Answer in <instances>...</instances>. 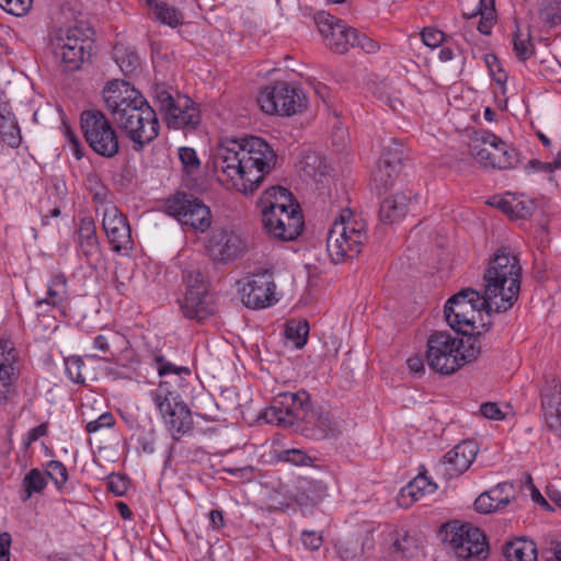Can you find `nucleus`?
<instances>
[{
  "instance_id": "21",
  "label": "nucleus",
  "mask_w": 561,
  "mask_h": 561,
  "mask_svg": "<svg viewBox=\"0 0 561 561\" xmlns=\"http://www.w3.org/2000/svg\"><path fill=\"white\" fill-rule=\"evenodd\" d=\"M541 409L547 428L561 438V385L556 380L542 388Z\"/></svg>"
},
{
  "instance_id": "6",
  "label": "nucleus",
  "mask_w": 561,
  "mask_h": 561,
  "mask_svg": "<svg viewBox=\"0 0 561 561\" xmlns=\"http://www.w3.org/2000/svg\"><path fill=\"white\" fill-rule=\"evenodd\" d=\"M151 98L169 128L194 130L201 124L199 108L188 96L173 95L171 88L156 84L151 88Z\"/></svg>"
},
{
  "instance_id": "2",
  "label": "nucleus",
  "mask_w": 561,
  "mask_h": 561,
  "mask_svg": "<svg viewBox=\"0 0 561 561\" xmlns=\"http://www.w3.org/2000/svg\"><path fill=\"white\" fill-rule=\"evenodd\" d=\"M277 156L261 137L226 139L213 153L215 172L227 178L231 187L243 194L253 193L272 171Z\"/></svg>"
},
{
  "instance_id": "14",
  "label": "nucleus",
  "mask_w": 561,
  "mask_h": 561,
  "mask_svg": "<svg viewBox=\"0 0 561 561\" xmlns=\"http://www.w3.org/2000/svg\"><path fill=\"white\" fill-rule=\"evenodd\" d=\"M275 290L273 272L265 268L243 279L240 289L241 301L250 309H264L277 301Z\"/></svg>"
},
{
  "instance_id": "22",
  "label": "nucleus",
  "mask_w": 561,
  "mask_h": 561,
  "mask_svg": "<svg viewBox=\"0 0 561 561\" xmlns=\"http://www.w3.org/2000/svg\"><path fill=\"white\" fill-rule=\"evenodd\" d=\"M305 423L311 426L305 430L310 431L311 433L309 435L314 439L335 438L343 432L342 422L335 420L322 408H311Z\"/></svg>"
},
{
  "instance_id": "7",
  "label": "nucleus",
  "mask_w": 561,
  "mask_h": 561,
  "mask_svg": "<svg viewBox=\"0 0 561 561\" xmlns=\"http://www.w3.org/2000/svg\"><path fill=\"white\" fill-rule=\"evenodd\" d=\"M90 28L69 27L65 35L58 36L53 43V55L64 72L75 71L90 58L92 41Z\"/></svg>"
},
{
  "instance_id": "42",
  "label": "nucleus",
  "mask_w": 561,
  "mask_h": 561,
  "mask_svg": "<svg viewBox=\"0 0 561 561\" xmlns=\"http://www.w3.org/2000/svg\"><path fill=\"white\" fill-rule=\"evenodd\" d=\"M179 158L183 164L186 173H193L199 169L201 161L196 151L190 147H182L179 149Z\"/></svg>"
},
{
  "instance_id": "56",
  "label": "nucleus",
  "mask_w": 561,
  "mask_h": 561,
  "mask_svg": "<svg viewBox=\"0 0 561 561\" xmlns=\"http://www.w3.org/2000/svg\"><path fill=\"white\" fill-rule=\"evenodd\" d=\"M301 540L304 546L311 550H318L322 545V537L316 531H304Z\"/></svg>"
},
{
  "instance_id": "34",
  "label": "nucleus",
  "mask_w": 561,
  "mask_h": 561,
  "mask_svg": "<svg viewBox=\"0 0 561 561\" xmlns=\"http://www.w3.org/2000/svg\"><path fill=\"white\" fill-rule=\"evenodd\" d=\"M47 485L45 473L37 468L31 469L23 478L21 494L22 501L30 500L34 494L41 493Z\"/></svg>"
},
{
  "instance_id": "19",
  "label": "nucleus",
  "mask_w": 561,
  "mask_h": 561,
  "mask_svg": "<svg viewBox=\"0 0 561 561\" xmlns=\"http://www.w3.org/2000/svg\"><path fill=\"white\" fill-rule=\"evenodd\" d=\"M316 22L333 51L344 54L348 50L355 28L347 27L341 20L324 12L317 15Z\"/></svg>"
},
{
  "instance_id": "38",
  "label": "nucleus",
  "mask_w": 561,
  "mask_h": 561,
  "mask_svg": "<svg viewBox=\"0 0 561 561\" xmlns=\"http://www.w3.org/2000/svg\"><path fill=\"white\" fill-rule=\"evenodd\" d=\"M309 334V324L307 321H290L288 322L285 335L294 343L297 348H301L307 343Z\"/></svg>"
},
{
  "instance_id": "47",
  "label": "nucleus",
  "mask_w": 561,
  "mask_h": 561,
  "mask_svg": "<svg viewBox=\"0 0 561 561\" xmlns=\"http://www.w3.org/2000/svg\"><path fill=\"white\" fill-rule=\"evenodd\" d=\"M484 61L490 71V75L497 83H502V82L506 81L507 76L502 70L500 60L495 55L486 54L484 56Z\"/></svg>"
},
{
  "instance_id": "64",
  "label": "nucleus",
  "mask_w": 561,
  "mask_h": 561,
  "mask_svg": "<svg viewBox=\"0 0 561 561\" xmlns=\"http://www.w3.org/2000/svg\"><path fill=\"white\" fill-rule=\"evenodd\" d=\"M209 519L214 528L219 529L225 525V519L221 511L213 510L209 513Z\"/></svg>"
},
{
  "instance_id": "37",
  "label": "nucleus",
  "mask_w": 561,
  "mask_h": 561,
  "mask_svg": "<svg viewBox=\"0 0 561 561\" xmlns=\"http://www.w3.org/2000/svg\"><path fill=\"white\" fill-rule=\"evenodd\" d=\"M65 371L72 382L78 385L85 383L87 370L83 357L72 355L65 358Z\"/></svg>"
},
{
  "instance_id": "11",
  "label": "nucleus",
  "mask_w": 561,
  "mask_h": 561,
  "mask_svg": "<svg viewBox=\"0 0 561 561\" xmlns=\"http://www.w3.org/2000/svg\"><path fill=\"white\" fill-rule=\"evenodd\" d=\"M445 541L459 559L481 561L486 558L489 552L484 534L469 524L448 525Z\"/></svg>"
},
{
  "instance_id": "28",
  "label": "nucleus",
  "mask_w": 561,
  "mask_h": 561,
  "mask_svg": "<svg viewBox=\"0 0 561 561\" xmlns=\"http://www.w3.org/2000/svg\"><path fill=\"white\" fill-rule=\"evenodd\" d=\"M412 197L403 192L386 197L379 208V219L386 225L401 220L409 211Z\"/></svg>"
},
{
  "instance_id": "53",
  "label": "nucleus",
  "mask_w": 561,
  "mask_h": 561,
  "mask_svg": "<svg viewBox=\"0 0 561 561\" xmlns=\"http://www.w3.org/2000/svg\"><path fill=\"white\" fill-rule=\"evenodd\" d=\"M114 423V416L111 413L105 412L101 414L96 420L88 422L85 428L89 433H95L102 428L112 427Z\"/></svg>"
},
{
  "instance_id": "45",
  "label": "nucleus",
  "mask_w": 561,
  "mask_h": 561,
  "mask_svg": "<svg viewBox=\"0 0 561 561\" xmlns=\"http://www.w3.org/2000/svg\"><path fill=\"white\" fill-rule=\"evenodd\" d=\"M536 205L531 199L513 198L512 216L516 218H527L535 211Z\"/></svg>"
},
{
  "instance_id": "4",
  "label": "nucleus",
  "mask_w": 561,
  "mask_h": 561,
  "mask_svg": "<svg viewBox=\"0 0 561 561\" xmlns=\"http://www.w3.org/2000/svg\"><path fill=\"white\" fill-rule=\"evenodd\" d=\"M480 352L477 336L458 339L446 331H435L427 339L425 357L431 369L450 375L474 360Z\"/></svg>"
},
{
  "instance_id": "23",
  "label": "nucleus",
  "mask_w": 561,
  "mask_h": 561,
  "mask_svg": "<svg viewBox=\"0 0 561 561\" xmlns=\"http://www.w3.org/2000/svg\"><path fill=\"white\" fill-rule=\"evenodd\" d=\"M402 152L398 149L391 152L390 149L383 151L377 168L373 173V182L377 190L386 191L391 187L401 171Z\"/></svg>"
},
{
  "instance_id": "24",
  "label": "nucleus",
  "mask_w": 561,
  "mask_h": 561,
  "mask_svg": "<svg viewBox=\"0 0 561 561\" xmlns=\"http://www.w3.org/2000/svg\"><path fill=\"white\" fill-rule=\"evenodd\" d=\"M14 348L8 340H0V404H7L14 394Z\"/></svg>"
},
{
  "instance_id": "26",
  "label": "nucleus",
  "mask_w": 561,
  "mask_h": 561,
  "mask_svg": "<svg viewBox=\"0 0 561 561\" xmlns=\"http://www.w3.org/2000/svg\"><path fill=\"white\" fill-rule=\"evenodd\" d=\"M437 484L425 472H420L411 482L403 486L398 496L400 506L409 507L427 494L437 490Z\"/></svg>"
},
{
  "instance_id": "9",
  "label": "nucleus",
  "mask_w": 561,
  "mask_h": 561,
  "mask_svg": "<svg viewBox=\"0 0 561 561\" xmlns=\"http://www.w3.org/2000/svg\"><path fill=\"white\" fill-rule=\"evenodd\" d=\"M81 128L91 149L105 158H113L119 151L116 130L100 111H84L81 114Z\"/></svg>"
},
{
  "instance_id": "33",
  "label": "nucleus",
  "mask_w": 561,
  "mask_h": 561,
  "mask_svg": "<svg viewBox=\"0 0 561 561\" xmlns=\"http://www.w3.org/2000/svg\"><path fill=\"white\" fill-rule=\"evenodd\" d=\"M67 279L65 275L58 274L53 277L50 285L47 290V297L36 301V306H41L43 304L58 307L60 306L67 298Z\"/></svg>"
},
{
  "instance_id": "12",
  "label": "nucleus",
  "mask_w": 561,
  "mask_h": 561,
  "mask_svg": "<svg viewBox=\"0 0 561 561\" xmlns=\"http://www.w3.org/2000/svg\"><path fill=\"white\" fill-rule=\"evenodd\" d=\"M310 410L308 392H282L273 399L264 416L268 423L275 422L282 426H291L298 421L306 422Z\"/></svg>"
},
{
  "instance_id": "25",
  "label": "nucleus",
  "mask_w": 561,
  "mask_h": 561,
  "mask_svg": "<svg viewBox=\"0 0 561 561\" xmlns=\"http://www.w3.org/2000/svg\"><path fill=\"white\" fill-rule=\"evenodd\" d=\"M512 491L513 484L500 483L491 491L480 494L474 501V508L483 514L502 510L510 503Z\"/></svg>"
},
{
  "instance_id": "17",
  "label": "nucleus",
  "mask_w": 561,
  "mask_h": 561,
  "mask_svg": "<svg viewBox=\"0 0 561 561\" xmlns=\"http://www.w3.org/2000/svg\"><path fill=\"white\" fill-rule=\"evenodd\" d=\"M102 228L114 252H127L133 249L130 226L115 204L104 205Z\"/></svg>"
},
{
  "instance_id": "48",
  "label": "nucleus",
  "mask_w": 561,
  "mask_h": 561,
  "mask_svg": "<svg viewBox=\"0 0 561 561\" xmlns=\"http://www.w3.org/2000/svg\"><path fill=\"white\" fill-rule=\"evenodd\" d=\"M421 38L427 47L436 48L445 41V35L437 28L424 27L421 32Z\"/></svg>"
},
{
  "instance_id": "3",
  "label": "nucleus",
  "mask_w": 561,
  "mask_h": 561,
  "mask_svg": "<svg viewBox=\"0 0 561 561\" xmlns=\"http://www.w3.org/2000/svg\"><path fill=\"white\" fill-rule=\"evenodd\" d=\"M103 99L117 127L133 142L134 150H142L158 137L160 124L156 110L129 82H108Z\"/></svg>"
},
{
  "instance_id": "5",
  "label": "nucleus",
  "mask_w": 561,
  "mask_h": 561,
  "mask_svg": "<svg viewBox=\"0 0 561 561\" xmlns=\"http://www.w3.org/2000/svg\"><path fill=\"white\" fill-rule=\"evenodd\" d=\"M367 240L366 225L345 210L329 230L327 250L332 262L337 264L356 257Z\"/></svg>"
},
{
  "instance_id": "46",
  "label": "nucleus",
  "mask_w": 561,
  "mask_h": 561,
  "mask_svg": "<svg viewBox=\"0 0 561 561\" xmlns=\"http://www.w3.org/2000/svg\"><path fill=\"white\" fill-rule=\"evenodd\" d=\"M352 47H359L367 54H374L379 49L376 41L369 38L366 34L358 33L357 30L353 33Z\"/></svg>"
},
{
  "instance_id": "50",
  "label": "nucleus",
  "mask_w": 561,
  "mask_h": 561,
  "mask_svg": "<svg viewBox=\"0 0 561 561\" xmlns=\"http://www.w3.org/2000/svg\"><path fill=\"white\" fill-rule=\"evenodd\" d=\"M157 370L160 376H165L169 374H190V369L183 366H176L168 360H165L162 356L156 357Z\"/></svg>"
},
{
  "instance_id": "62",
  "label": "nucleus",
  "mask_w": 561,
  "mask_h": 561,
  "mask_svg": "<svg viewBox=\"0 0 561 561\" xmlns=\"http://www.w3.org/2000/svg\"><path fill=\"white\" fill-rule=\"evenodd\" d=\"M285 206V208H288V209H291V207H297L299 208V205L298 204H293V201L290 199V202H282V199H278V197L276 199H274L272 203H266L264 205H262V210H270L272 209V207H275V211H279V206Z\"/></svg>"
},
{
  "instance_id": "54",
  "label": "nucleus",
  "mask_w": 561,
  "mask_h": 561,
  "mask_svg": "<svg viewBox=\"0 0 561 561\" xmlns=\"http://www.w3.org/2000/svg\"><path fill=\"white\" fill-rule=\"evenodd\" d=\"M495 0H480L478 10L472 11L471 13H463V16L466 19H471L478 14L495 15Z\"/></svg>"
},
{
  "instance_id": "43",
  "label": "nucleus",
  "mask_w": 561,
  "mask_h": 561,
  "mask_svg": "<svg viewBox=\"0 0 561 561\" xmlns=\"http://www.w3.org/2000/svg\"><path fill=\"white\" fill-rule=\"evenodd\" d=\"M33 0H0V7L8 13L22 16L28 12Z\"/></svg>"
},
{
  "instance_id": "41",
  "label": "nucleus",
  "mask_w": 561,
  "mask_h": 561,
  "mask_svg": "<svg viewBox=\"0 0 561 561\" xmlns=\"http://www.w3.org/2000/svg\"><path fill=\"white\" fill-rule=\"evenodd\" d=\"M45 477H49L57 489H61L68 480V471L65 465L58 460H50L47 463L46 471H43Z\"/></svg>"
},
{
  "instance_id": "63",
  "label": "nucleus",
  "mask_w": 561,
  "mask_h": 561,
  "mask_svg": "<svg viewBox=\"0 0 561 561\" xmlns=\"http://www.w3.org/2000/svg\"><path fill=\"white\" fill-rule=\"evenodd\" d=\"M409 369L414 373H423L424 371V362L421 356H412L407 360Z\"/></svg>"
},
{
  "instance_id": "10",
  "label": "nucleus",
  "mask_w": 561,
  "mask_h": 561,
  "mask_svg": "<svg viewBox=\"0 0 561 561\" xmlns=\"http://www.w3.org/2000/svg\"><path fill=\"white\" fill-rule=\"evenodd\" d=\"M152 399L174 439L191 431V410L184 402L179 401L178 394L170 391L164 383H160L152 392Z\"/></svg>"
},
{
  "instance_id": "8",
  "label": "nucleus",
  "mask_w": 561,
  "mask_h": 561,
  "mask_svg": "<svg viewBox=\"0 0 561 561\" xmlns=\"http://www.w3.org/2000/svg\"><path fill=\"white\" fill-rule=\"evenodd\" d=\"M471 156L484 168L512 169L518 163V152L496 135L482 131L470 142Z\"/></svg>"
},
{
  "instance_id": "36",
  "label": "nucleus",
  "mask_w": 561,
  "mask_h": 561,
  "mask_svg": "<svg viewBox=\"0 0 561 561\" xmlns=\"http://www.w3.org/2000/svg\"><path fill=\"white\" fill-rule=\"evenodd\" d=\"M114 59L125 76L134 75L139 68V58L133 50L122 45L114 47Z\"/></svg>"
},
{
  "instance_id": "1",
  "label": "nucleus",
  "mask_w": 561,
  "mask_h": 561,
  "mask_svg": "<svg viewBox=\"0 0 561 561\" xmlns=\"http://www.w3.org/2000/svg\"><path fill=\"white\" fill-rule=\"evenodd\" d=\"M522 266L519 259L507 248L499 249L489 260L483 273V294L465 288L451 296L444 308L448 325L466 337L477 336L479 328L489 330L491 322L483 321V311L505 312L517 301L520 289Z\"/></svg>"
},
{
  "instance_id": "27",
  "label": "nucleus",
  "mask_w": 561,
  "mask_h": 561,
  "mask_svg": "<svg viewBox=\"0 0 561 561\" xmlns=\"http://www.w3.org/2000/svg\"><path fill=\"white\" fill-rule=\"evenodd\" d=\"M78 247L88 262L98 261L100 257V243L96 236V227L92 217L80 219L78 228Z\"/></svg>"
},
{
  "instance_id": "57",
  "label": "nucleus",
  "mask_w": 561,
  "mask_h": 561,
  "mask_svg": "<svg viewBox=\"0 0 561 561\" xmlns=\"http://www.w3.org/2000/svg\"><path fill=\"white\" fill-rule=\"evenodd\" d=\"M480 411L482 415L486 419L491 420H502L504 417L503 412L499 408L496 403L493 402H486L481 404Z\"/></svg>"
},
{
  "instance_id": "55",
  "label": "nucleus",
  "mask_w": 561,
  "mask_h": 561,
  "mask_svg": "<svg viewBox=\"0 0 561 561\" xmlns=\"http://www.w3.org/2000/svg\"><path fill=\"white\" fill-rule=\"evenodd\" d=\"M106 188L103 185H98L93 192V202L95 203V211L103 215L105 204H114L106 199Z\"/></svg>"
},
{
  "instance_id": "18",
  "label": "nucleus",
  "mask_w": 561,
  "mask_h": 561,
  "mask_svg": "<svg viewBox=\"0 0 561 561\" xmlns=\"http://www.w3.org/2000/svg\"><path fill=\"white\" fill-rule=\"evenodd\" d=\"M206 248L215 262L229 263L244 254L247 243L233 230L221 228L211 232Z\"/></svg>"
},
{
  "instance_id": "15",
  "label": "nucleus",
  "mask_w": 561,
  "mask_h": 561,
  "mask_svg": "<svg viewBox=\"0 0 561 561\" xmlns=\"http://www.w3.org/2000/svg\"><path fill=\"white\" fill-rule=\"evenodd\" d=\"M257 103L263 112L267 114L290 116L302 106V98L287 82L278 81L260 92Z\"/></svg>"
},
{
  "instance_id": "61",
  "label": "nucleus",
  "mask_w": 561,
  "mask_h": 561,
  "mask_svg": "<svg viewBox=\"0 0 561 561\" xmlns=\"http://www.w3.org/2000/svg\"><path fill=\"white\" fill-rule=\"evenodd\" d=\"M66 136L69 139L70 147L72 149V152L77 159H81L83 153L80 149V142L79 139L76 137V135L69 129V127H66Z\"/></svg>"
},
{
  "instance_id": "16",
  "label": "nucleus",
  "mask_w": 561,
  "mask_h": 561,
  "mask_svg": "<svg viewBox=\"0 0 561 561\" xmlns=\"http://www.w3.org/2000/svg\"><path fill=\"white\" fill-rule=\"evenodd\" d=\"M279 211L275 207L270 210H262V222L266 232L278 240L290 241L296 239L302 231L304 221L299 208L291 209L279 206Z\"/></svg>"
},
{
  "instance_id": "29",
  "label": "nucleus",
  "mask_w": 561,
  "mask_h": 561,
  "mask_svg": "<svg viewBox=\"0 0 561 561\" xmlns=\"http://www.w3.org/2000/svg\"><path fill=\"white\" fill-rule=\"evenodd\" d=\"M181 309L186 318L203 321L215 311L213 296L209 291L201 295L185 293Z\"/></svg>"
},
{
  "instance_id": "31",
  "label": "nucleus",
  "mask_w": 561,
  "mask_h": 561,
  "mask_svg": "<svg viewBox=\"0 0 561 561\" xmlns=\"http://www.w3.org/2000/svg\"><path fill=\"white\" fill-rule=\"evenodd\" d=\"M0 137L11 148H18L22 141L18 122L5 106H0Z\"/></svg>"
},
{
  "instance_id": "39",
  "label": "nucleus",
  "mask_w": 561,
  "mask_h": 561,
  "mask_svg": "<svg viewBox=\"0 0 561 561\" xmlns=\"http://www.w3.org/2000/svg\"><path fill=\"white\" fill-rule=\"evenodd\" d=\"M119 336L115 332H106L103 334H99L93 340V347L99 351L102 355L91 354L85 355L84 357L88 359H104L107 360V357L104 355L111 353V345L118 340Z\"/></svg>"
},
{
  "instance_id": "13",
  "label": "nucleus",
  "mask_w": 561,
  "mask_h": 561,
  "mask_svg": "<svg viewBox=\"0 0 561 561\" xmlns=\"http://www.w3.org/2000/svg\"><path fill=\"white\" fill-rule=\"evenodd\" d=\"M167 211L194 231L205 232L211 224L210 209L192 194L176 193L168 201Z\"/></svg>"
},
{
  "instance_id": "40",
  "label": "nucleus",
  "mask_w": 561,
  "mask_h": 561,
  "mask_svg": "<svg viewBox=\"0 0 561 561\" xmlns=\"http://www.w3.org/2000/svg\"><path fill=\"white\" fill-rule=\"evenodd\" d=\"M183 278L186 284L185 293L193 291V294L196 295L208 293V284L199 270L193 268L184 271Z\"/></svg>"
},
{
  "instance_id": "44",
  "label": "nucleus",
  "mask_w": 561,
  "mask_h": 561,
  "mask_svg": "<svg viewBox=\"0 0 561 561\" xmlns=\"http://www.w3.org/2000/svg\"><path fill=\"white\" fill-rule=\"evenodd\" d=\"M107 489L116 496H123L128 490L129 481L125 476L112 473L107 477Z\"/></svg>"
},
{
  "instance_id": "52",
  "label": "nucleus",
  "mask_w": 561,
  "mask_h": 561,
  "mask_svg": "<svg viewBox=\"0 0 561 561\" xmlns=\"http://www.w3.org/2000/svg\"><path fill=\"white\" fill-rule=\"evenodd\" d=\"M514 51L516 57L525 61L534 54V47L529 38L522 39L518 36L514 38Z\"/></svg>"
},
{
  "instance_id": "20",
  "label": "nucleus",
  "mask_w": 561,
  "mask_h": 561,
  "mask_svg": "<svg viewBox=\"0 0 561 561\" xmlns=\"http://www.w3.org/2000/svg\"><path fill=\"white\" fill-rule=\"evenodd\" d=\"M477 444L472 440H463L449 450L443 458L440 467L447 478L458 477L463 473L476 459Z\"/></svg>"
},
{
  "instance_id": "30",
  "label": "nucleus",
  "mask_w": 561,
  "mask_h": 561,
  "mask_svg": "<svg viewBox=\"0 0 561 561\" xmlns=\"http://www.w3.org/2000/svg\"><path fill=\"white\" fill-rule=\"evenodd\" d=\"M500 561H537V547L533 540L516 538L504 545Z\"/></svg>"
},
{
  "instance_id": "51",
  "label": "nucleus",
  "mask_w": 561,
  "mask_h": 561,
  "mask_svg": "<svg viewBox=\"0 0 561 561\" xmlns=\"http://www.w3.org/2000/svg\"><path fill=\"white\" fill-rule=\"evenodd\" d=\"M277 196L282 202H290L291 193L282 186H271L264 192L261 203L262 205L272 203Z\"/></svg>"
},
{
  "instance_id": "60",
  "label": "nucleus",
  "mask_w": 561,
  "mask_h": 561,
  "mask_svg": "<svg viewBox=\"0 0 561 561\" xmlns=\"http://www.w3.org/2000/svg\"><path fill=\"white\" fill-rule=\"evenodd\" d=\"M481 19L478 25V30L480 33L484 35H489L491 33V28L495 23V15L480 14Z\"/></svg>"
},
{
  "instance_id": "59",
  "label": "nucleus",
  "mask_w": 561,
  "mask_h": 561,
  "mask_svg": "<svg viewBox=\"0 0 561 561\" xmlns=\"http://www.w3.org/2000/svg\"><path fill=\"white\" fill-rule=\"evenodd\" d=\"M12 538L8 531L0 533V561H10Z\"/></svg>"
},
{
  "instance_id": "58",
  "label": "nucleus",
  "mask_w": 561,
  "mask_h": 561,
  "mask_svg": "<svg viewBox=\"0 0 561 561\" xmlns=\"http://www.w3.org/2000/svg\"><path fill=\"white\" fill-rule=\"evenodd\" d=\"M48 426L46 423H42L28 431L27 436L24 440L25 447H30L38 438L47 434Z\"/></svg>"
},
{
  "instance_id": "49",
  "label": "nucleus",
  "mask_w": 561,
  "mask_h": 561,
  "mask_svg": "<svg viewBox=\"0 0 561 561\" xmlns=\"http://www.w3.org/2000/svg\"><path fill=\"white\" fill-rule=\"evenodd\" d=\"M279 460L290 462L296 466L307 465L311 459L300 449H286L279 453Z\"/></svg>"
},
{
  "instance_id": "35",
  "label": "nucleus",
  "mask_w": 561,
  "mask_h": 561,
  "mask_svg": "<svg viewBox=\"0 0 561 561\" xmlns=\"http://www.w3.org/2000/svg\"><path fill=\"white\" fill-rule=\"evenodd\" d=\"M538 18L548 28L561 25V0H541Z\"/></svg>"
},
{
  "instance_id": "32",
  "label": "nucleus",
  "mask_w": 561,
  "mask_h": 561,
  "mask_svg": "<svg viewBox=\"0 0 561 561\" xmlns=\"http://www.w3.org/2000/svg\"><path fill=\"white\" fill-rule=\"evenodd\" d=\"M151 7L156 19L170 27H178L184 23L183 13L164 1L147 0Z\"/></svg>"
}]
</instances>
